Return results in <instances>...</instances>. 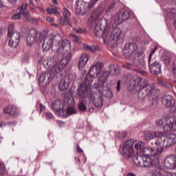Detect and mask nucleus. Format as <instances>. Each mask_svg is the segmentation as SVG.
I'll return each instance as SVG.
<instances>
[{"label": "nucleus", "mask_w": 176, "mask_h": 176, "mask_svg": "<svg viewBox=\"0 0 176 176\" xmlns=\"http://www.w3.org/2000/svg\"><path fill=\"white\" fill-rule=\"evenodd\" d=\"M151 104H152V105H153V102H152Z\"/></svg>", "instance_id": "obj_63"}, {"label": "nucleus", "mask_w": 176, "mask_h": 176, "mask_svg": "<svg viewBox=\"0 0 176 176\" xmlns=\"http://www.w3.org/2000/svg\"><path fill=\"white\" fill-rule=\"evenodd\" d=\"M163 176H174L173 173H164Z\"/></svg>", "instance_id": "obj_49"}, {"label": "nucleus", "mask_w": 176, "mask_h": 176, "mask_svg": "<svg viewBox=\"0 0 176 176\" xmlns=\"http://www.w3.org/2000/svg\"><path fill=\"white\" fill-rule=\"evenodd\" d=\"M20 33L14 32V23H11L8 26V38H10L8 45L10 47L16 48L20 43Z\"/></svg>", "instance_id": "obj_13"}, {"label": "nucleus", "mask_w": 176, "mask_h": 176, "mask_svg": "<svg viewBox=\"0 0 176 176\" xmlns=\"http://www.w3.org/2000/svg\"><path fill=\"white\" fill-rule=\"evenodd\" d=\"M75 160H76V157H74Z\"/></svg>", "instance_id": "obj_61"}, {"label": "nucleus", "mask_w": 176, "mask_h": 176, "mask_svg": "<svg viewBox=\"0 0 176 176\" xmlns=\"http://www.w3.org/2000/svg\"><path fill=\"white\" fill-rule=\"evenodd\" d=\"M133 82H130L128 87V91L133 93L140 89L138 94V97L140 100H145V98H148V100H154L153 91H155V86L154 83H148L147 81L143 80L141 77L138 75L133 76Z\"/></svg>", "instance_id": "obj_3"}, {"label": "nucleus", "mask_w": 176, "mask_h": 176, "mask_svg": "<svg viewBox=\"0 0 176 176\" xmlns=\"http://www.w3.org/2000/svg\"><path fill=\"white\" fill-rule=\"evenodd\" d=\"M36 2H38L39 0H34Z\"/></svg>", "instance_id": "obj_60"}, {"label": "nucleus", "mask_w": 176, "mask_h": 176, "mask_svg": "<svg viewBox=\"0 0 176 176\" xmlns=\"http://www.w3.org/2000/svg\"><path fill=\"white\" fill-rule=\"evenodd\" d=\"M4 113H7L8 115H10L12 118H17L20 114V109H18L17 107L13 104H8L4 109Z\"/></svg>", "instance_id": "obj_21"}, {"label": "nucleus", "mask_w": 176, "mask_h": 176, "mask_svg": "<svg viewBox=\"0 0 176 176\" xmlns=\"http://www.w3.org/2000/svg\"><path fill=\"white\" fill-rule=\"evenodd\" d=\"M164 131H174L176 130V116L169 117L166 119V125L163 127Z\"/></svg>", "instance_id": "obj_20"}, {"label": "nucleus", "mask_w": 176, "mask_h": 176, "mask_svg": "<svg viewBox=\"0 0 176 176\" xmlns=\"http://www.w3.org/2000/svg\"><path fill=\"white\" fill-rule=\"evenodd\" d=\"M30 3L32 4V3H34V1H30Z\"/></svg>", "instance_id": "obj_57"}, {"label": "nucleus", "mask_w": 176, "mask_h": 176, "mask_svg": "<svg viewBox=\"0 0 176 176\" xmlns=\"http://www.w3.org/2000/svg\"><path fill=\"white\" fill-rule=\"evenodd\" d=\"M47 13L48 14H54L58 17L57 21L60 25H69V27H72V24L69 23V17L71 16V12L64 7L62 12V16L60 12L57 10V7L54 6H51V7L47 8Z\"/></svg>", "instance_id": "obj_8"}, {"label": "nucleus", "mask_w": 176, "mask_h": 176, "mask_svg": "<svg viewBox=\"0 0 176 176\" xmlns=\"http://www.w3.org/2000/svg\"><path fill=\"white\" fill-rule=\"evenodd\" d=\"M78 162H80V160H78Z\"/></svg>", "instance_id": "obj_62"}, {"label": "nucleus", "mask_w": 176, "mask_h": 176, "mask_svg": "<svg viewBox=\"0 0 176 176\" xmlns=\"http://www.w3.org/2000/svg\"><path fill=\"white\" fill-rule=\"evenodd\" d=\"M50 36L52 38V41H53V50H54V47H56V54L55 56H53L52 58L46 63V65L50 66L52 65V63H54V61L63 64V63H64L63 60L68 59V56H70L71 60V42L68 40H63L61 42L63 37H61V35L60 34L52 35ZM60 42H61L60 45Z\"/></svg>", "instance_id": "obj_2"}, {"label": "nucleus", "mask_w": 176, "mask_h": 176, "mask_svg": "<svg viewBox=\"0 0 176 176\" xmlns=\"http://www.w3.org/2000/svg\"><path fill=\"white\" fill-rule=\"evenodd\" d=\"M70 36L71 38H73L75 42H77V43H80V39H79V37H78V36L74 34H70Z\"/></svg>", "instance_id": "obj_38"}, {"label": "nucleus", "mask_w": 176, "mask_h": 176, "mask_svg": "<svg viewBox=\"0 0 176 176\" xmlns=\"http://www.w3.org/2000/svg\"><path fill=\"white\" fill-rule=\"evenodd\" d=\"M89 54H83L82 56L80 58V61L78 63V68L79 69H82L86 64H87V61H89Z\"/></svg>", "instance_id": "obj_26"}, {"label": "nucleus", "mask_w": 176, "mask_h": 176, "mask_svg": "<svg viewBox=\"0 0 176 176\" xmlns=\"http://www.w3.org/2000/svg\"><path fill=\"white\" fill-rule=\"evenodd\" d=\"M157 83H159V85H162V83H163V81L160 79L157 80Z\"/></svg>", "instance_id": "obj_53"}, {"label": "nucleus", "mask_w": 176, "mask_h": 176, "mask_svg": "<svg viewBox=\"0 0 176 176\" xmlns=\"http://www.w3.org/2000/svg\"><path fill=\"white\" fill-rule=\"evenodd\" d=\"M84 49L86 50H89V52H91L92 53H94V52H100V49L98 48V46L95 45V46H89L87 44H84L83 45Z\"/></svg>", "instance_id": "obj_30"}, {"label": "nucleus", "mask_w": 176, "mask_h": 176, "mask_svg": "<svg viewBox=\"0 0 176 176\" xmlns=\"http://www.w3.org/2000/svg\"><path fill=\"white\" fill-rule=\"evenodd\" d=\"M52 109L55 111L56 115L61 116V114L64 113V106L61 103V100H54L52 103Z\"/></svg>", "instance_id": "obj_23"}, {"label": "nucleus", "mask_w": 176, "mask_h": 176, "mask_svg": "<svg viewBox=\"0 0 176 176\" xmlns=\"http://www.w3.org/2000/svg\"><path fill=\"white\" fill-rule=\"evenodd\" d=\"M103 67L104 63L101 62H98L92 65L89 70L87 77H85L83 80V82H85V80L87 79V80H91V83H93L91 78H97L98 76H100V74H101V70L102 69Z\"/></svg>", "instance_id": "obj_14"}, {"label": "nucleus", "mask_w": 176, "mask_h": 176, "mask_svg": "<svg viewBox=\"0 0 176 176\" xmlns=\"http://www.w3.org/2000/svg\"><path fill=\"white\" fill-rule=\"evenodd\" d=\"M45 109H46V107L43 104H40V111H41V112H42V111H45Z\"/></svg>", "instance_id": "obj_48"}, {"label": "nucleus", "mask_w": 176, "mask_h": 176, "mask_svg": "<svg viewBox=\"0 0 176 176\" xmlns=\"http://www.w3.org/2000/svg\"><path fill=\"white\" fill-rule=\"evenodd\" d=\"M92 88H93V89H96V90H97V89H98V84H94V85L92 86Z\"/></svg>", "instance_id": "obj_50"}, {"label": "nucleus", "mask_w": 176, "mask_h": 176, "mask_svg": "<svg viewBox=\"0 0 176 176\" xmlns=\"http://www.w3.org/2000/svg\"><path fill=\"white\" fill-rule=\"evenodd\" d=\"M105 10V6L101 4L98 8L94 10L91 17L88 19V23L93 27L94 32L96 36H100L102 32V38L104 43L108 45L111 42L112 47H116L118 43L123 42V31L120 28H111L109 29L107 25V19H100L102 12Z\"/></svg>", "instance_id": "obj_1"}, {"label": "nucleus", "mask_w": 176, "mask_h": 176, "mask_svg": "<svg viewBox=\"0 0 176 176\" xmlns=\"http://www.w3.org/2000/svg\"><path fill=\"white\" fill-rule=\"evenodd\" d=\"M9 1V2H14V1H16V0H8Z\"/></svg>", "instance_id": "obj_56"}, {"label": "nucleus", "mask_w": 176, "mask_h": 176, "mask_svg": "<svg viewBox=\"0 0 176 176\" xmlns=\"http://www.w3.org/2000/svg\"><path fill=\"white\" fill-rule=\"evenodd\" d=\"M99 0H91L90 2H89V8H94V5L98 2Z\"/></svg>", "instance_id": "obj_42"}, {"label": "nucleus", "mask_w": 176, "mask_h": 176, "mask_svg": "<svg viewBox=\"0 0 176 176\" xmlns=\"http://www.w3.org/2000/svg\"><path fill=\"white\" fill-rule=\"evenodd\" d=\"M162 135H163L162 132L146 131L144 133V138L146 141H151V140H153V138H156L157 140L159 137H162Z\"/></svg>", "instance_id": "obj_24"}, {"label": "nucleus", "mask_w": 176, "mask_h": 176, "mask_svg": "<svg viewBox=\"0 0 176 176\" xmlns=\"http://www.w3.org/2000/svg\"><path fill=\"white\" fill-rule=\"evenodd\" d=\"M157 147H158V149L157 150L152 149V148L150 150L151 156H152L153 157H155V156H159V155H160V153H162V152L164 151V148L162 149V147L160 146H157Z\"/></svg>", "instance_id": "obj_29"}, {"label": "nucleus", "mask_w": 176, "mask_h": 176, "mask_svg": "<svg viewBox=\"0 0 176 176\" xmlns=\"http://www.w3.org/2000/svg\"><path fill=\"white\" fill-rule=\"evenodd\" d=\"M73 31L74 32H75L76 34H83V29H76V28H73Z\"/></svg>", "instance_id": "obj_43"}, {"label": "nucleus", "mask_w": 176, "mask_h": 176, "mask_svg": "<svg viewBox=\"0 0 176 176\" xmlns=\"http://www.w3.org/2000/svg\"><path fill=\"white\" fill-rule=\"evenodd\" d=\"M22 15L24 16V17H26V19H28V17L30 16V12L25 11H23Z\"/></svg>", "instance_id": "obj_44"}, {"label": "nucleus", "mask_w": 176, "mask_h": 176, "mask_svg": "<svg viewBox=\"0 0 176 176\" xmlns=\"http://www.w3.org/2000/svg\"><path fill=\"white\" fill-rule=\"evenodd\" d=\"M109 71V72H105L102 69L100 73H99L100 76L98 78V82L100 87L105 86L109 74H111V75H119V74H120V68L118 65H111Z\"/></svg>", "instance_id": "obj_11"}, {"label": "nucleus", "mask_w": 176, "mask_h": 176, "mask_svg": "<svg viewBox=\"0 0 176 176\" xmlns=\"http://www.w3.org/2000/svg\"><path fill=\"white\" fill-rule=\"evenodd\" d=\"M78 109H80V111L85 112V111L87 109V107H86V104H85L83 102H80V103L78 104Z\"/></svg>", "instance_id": "obj_36"}, {"label": "nucleus", "mask_w": 176, "mask_h": 176, "mask_svg": "<svg viewBox=\"0 0 176 176\" xmlns=\"http://www.w3.org/2000/svg\"><path fill=\"white\" fill-rule=\"evenodd\" d=\"M148 174L151 176H163L164 173L159 168L152 167L148 170Z\"/></svg>", "instance_id": "obj_27"}, {"label": "nucleus", "mask_w": 176, "mask_h": 176, "mask_svg": "<svg viewBox=\"0 0 176 176\" xmlns=\"http://www.w3.org/2000/svg\"><path fill=\"white\" fill-rule=\"evenodd\" d=\"M77 152L79 153H83V150L79 146V144H77V148H76Z\"/></svg>", "instance_id": "obj_46"}, {"label": "nucleus", "mask_w": 176, "mask_h": 176, "mask_svg": "<svg viewBox=\"0 0 176 176\" xmlns=\"http://www.w3.org/2000/svg\"><path fill=\"white\" fill-rule=\"evenodd\" d=\"M61 122V121H57V123H60Z\"/></svg>", "instance_id": "obj_59"}, {"label": "nucleus", "mask_w": 176, "mask_h": 176, "mask_svg": "<svg viewBox=\"0 0 176 176\" xmlns=\"http://www.w3.org/2000/svg\"><path fill=\"white\" fill-rule=\"evenodd\" d=\"M138 74H140V75H146V72L144 71V69L141 70H137Z\"/></svg>", "instance_id": "obj_45"}, {"label": "nucleus", "mask_w": 176, "mask_h": 176, "mask_svg": "<svg viewBox=\"0 0 176 176\" xmlns=\"http://www.w3.org/2000/svg\"><path fill=\"white\" fill-rule=\"evenodd\" d=\"M52 2L54 5H57L58 3V1H57V0H52Z\"/></svg>", "instance_id": "obj_52"}, {"label": "nucleus", "mask_w": 176, "mask_h": 176, "mask_svg": "<svg viewBox=\"0 0 176 176\" xmlns=\"http://www.w3.org/2000/svg\"><path fill=\"white\" fill-rule=\"evenodd\" d=\"M135 149L136 155L133 158V163L138 167H144L145 168L152 167L159 168L160 167V162L159 158H151L145 154L146 148L144 143H137L135 144Z\"/></svg>", "instance_id": "obj_4"}, {"label": "nucleus", "mask_w": 176, "mask_h": 176, "mask_svg": "<svg viewBox=\"0 0 176 176\" xmlns=\"http://www.w3.org/2000/svg\"><path fill=\"white\" fill-rule=\"evenodd\" d=\"M155 144L157 146H160L163 149V148H167V146H171V145H175L176 144V134L173 133L167 136L162 135L155 140Z\"/></svg>", "instance_id": "obj_12"}, {"label": "nucleus", "mask_w": 176, "mask_h": 176, "mask_svg": "<svg viewBox=\"0 0 176 176\" xmlns=\"http://www.w3.org/2000/svg\"><path fill=\"white\" fill-rule=\"evenodd\" d=\"M46 20L50 23V25L52 27H54V28H58V25L56 23H54V19L53 18L50 16H47Z\"/></svg>", "instance_id": "obj_31"}, {"label": "nucleus", "mask_w": 176, "mask_h": 176, "mask_svg": "<svg viewBox=\"0 0 176 176\" xmlns=\"http://www.w3.org/2000/svg\"><path fill=\"white\" fill-rule=\"evenodd\" d=\"M28 6V4L25 3L22 5L21 7L18 8V10L19 12H22V13H24L25 12V9H27V7Z\"/></svg>", "instance_id": "obj_37"}, {"label": "nucleus", "mask_w": 176, "mask_h": 176, "mask_svg": "<svg viewBox=\"0 0 176 176\" xmlns=\"http://www.w3.org/2000/svg\"><path fill=\"white\" fill-rule=\"evenodd\" d=\"M124 68H126V69H133V64L129 63H126L125 64L122 65Z\"/></svg>", "instance_id": "obj_39"}, {"label": "nucleus", "mask_w": 176, "mask_h": 176, "mask_svg": "<svg viewBox=\"0 0 176 176\" xmlns=\"http://www.w3.org/2000/svg\"><path fill=\"white\" fill-rule=\"evenodd\" d=\"M173 176H176V173H173Z\"/></svg>", "instance_id": "obj_58"}, {"label": "nucleus", "mask_w": 176, "mask_h": 176, "mask_svg": "<svg viewBox=\"0 0 176 176\" xmlns=\"http://www.w3.org/2000/svg\"><path fill=\"white\" fill-rule=\"evenodd\" d=\"M163 166L168 170H175L176 168V157L175 155H169L164 160Z\"/></svg>", "instance_id": "obj_18"}, {"label": "nucleus", "mask_w": 176, "mask_h": 176, "mask_svg": "<svg viewBox=\"0 0 176 176\" xmlns=\"http://www.w3.org/2000/svg\"><path fill=\"white\" fill-rule=\"evenodd\" d=\"M87 9H91L89 5V3L83 0L76 1L75 12L77 14L85 16L87 12Z\"/></svg>", "instance_id": "obj_16"}, {"label": "nucleus", "mask_w": 176, "mask_h": 176, "mask_svg": "<svg viewBox=\"0 0 176 176\" xmlns=\"http://www.w3.org/2000/svg\"><path fill=\"white\" fill-rule=\"evenodd\" d=\"M116 3H112L109 6V10H111V9H113V8L115 7Z\"/></svg>", "instance_id": "obj_47"}, {"label": "nucleus", "mask_w": 176, "mask_h": 176, "mask_svg": "<svg viewBox=\"0 0 176 176\" xmlns=\"http://www.w3.org/2000/svg\"><path fill=\"white\" fill-rule=\"evenodd\" d=\"M126 135H127L126 131L118 132L116 134V137L118 138V140H123V138H125Z\"/></svg>", "instance_id": "obj_32"}, {"label": "nucleus", "mask_w": 176, "mask_h": 176, "mask_svg": "<svg viewBox=\"0 0 176 176\" xmlns=\"http://www.w3.org/2000/svg\"><path fill=\"white\" fill-rule=\"evenodd\" d=\"M63 63H60V62H57L56 60L54 63H51V65L48 67H52L50 70H48L47 72L43 73L39 78V82L43 83L47 79V83H49L57 74H60L63 69H65L66 65H68L69 61H71V56L69 55L67 56V59H63Z\"/></svg>", "instance_id": "obj_7"}, {"label": "nucleus", "mask_w": 176, "mask_h": 176, "mask_svg": "<svg viewBox=\"0 0 176 176\" xmlns=\"http://www.w3.org/2000/svg\"><path fill=\"white\" fill-rule=\"evenodd\" d=\"M72 75L69 74L68 76L60 80L58 85V89L59 90H60V91H64L67 89H68V87L69 86L71 82H72Z\"/></svg>", "instance_id": "obj_22"}, {"label": "nucleus", "mask_w": 176, "mask_h": 176, "mask_svg": "<svg viewBox=\"0 0 176 176\" xmlns=\"http://www.w3.org/2000/svg\"><path fill=\"white\" fill-rule=\"evenodd\" d=\"M3 6V3H2V1L0 0V8H2Z\"/></svg>", "instance_id": "obj_55"}, {"label": "nucleus", "mask_w": 176, "mask_h": 176, "mask_svg": "<svg viewBox=\"0 0 176 176\" xmlns=\"http://www.w3.org/2000/svg\"><path fill=\"white\" fill-rule=\"evenodd\" d=\"M126 176H135V174L133 173H128L126 174Z\"/></svg>", "instance_id": "obj_51"}, {"label": "nucleus", "mask_w": 176, "mask_h": 176, "mask_svg": "<svg viewBox=\"0 0 176 176\" xmlns=\"http://www.w3.org/2000/svg\"><path fill=\"white\" fill-rule=\"evenodd\" d=\"M162 104L165 108L169 109L171 113H176L175 99L173 96L170 95L165 96L162 99Z\"/></svg>", "instance_id": "obj_15"}, {"label": "nucleus", "mask_w": 176, "mask_h": 176, "mask_svg": "<svg viewBox=\"0 0 176 176\" xmlns=\"http://www.w3.org/2000/svg\"><path fill=\"white\" fill-rule=\"evenodd\" d=\"M167 119H170V117L167 116L164 118H159L156 120L155 126H157V127H160L164 124V127H165V126H166L167 124Z\"/></svg>", "instance_id": "obj_28"}, {"label": "nucleus", "mask_w": 176, "mask_h": 176, "mask_svg": "<svg viewBox=\"0 0 176 176\" xmlns=\"http://www.w3.org/2000/svg\"><path fill=\"white\" fill-rule=\"evenodd\" d=\"M162 61L167 65L170 64V56L168 54H165L162 56Z\"/></svg>", "instance_id": "obj_35"}, {"label": "nucleus", "mask_w": 176, "mask_h": 176, "mask_svg": "<svg viewBox=\"0 0 176 176\" xmlns=\"http://www.w3.org/2000/svg\"><path fill=\"white\" fill-rule=\"evenodd\" d=\"M91 86V80L85 79L80 84L79 89L77 90V96L79 98H88L89 101H92L93 104L96 108L102 107V97L98 96V98H94V94L91 93L90 89Z\"/></svg>", "instance_id": "obj_6"}, {"label": "nucleus", "mask_w": 176, "mask_h": 176, "mask_svg": "<svg viewBox=\"0 0 176 176\" xmlns=\"http://www.w3.org/2000/svg\"><path fill=\"white\" fill-rule=\"evenodd\" d=\"M52 47L53 50V40H52L50 36H48L43 40L42 43V49L44 52H49Z\"/></svg>", "instance_id": "obj_25"}, {"label": "nucleus", "mask_w": 176, "mask_h": 176, "mask_svg": "<svg viewBox=\"0 0 176 176\" xmlns=\"http://www.w3.org/2000/svg\"><path fill=\"white\" fill-rule=\"evenodd\" d=\"M138 46L134 43H128L124 45L122 50L123 54L127 59L131 58L132 62L135 67L140 69H146V64L144 59L142 52L137 51Z\"/></svg>", "instance_id": "obj_5"}, {"label": "nucleus", "mask_w": 176, "mask_h": 176, "mask_svg": "<svg viewBox=\"0 0 176 176\" xmlns=\"http://www.w3.org/2000/svg\"><path fill=\"white\" fill-rule=\"evenodd\" d=\"M23 17V11H19L16 14H14L12 16V19L14 20H20Z\"/></svg>", "instance_id": "obj_33"}, {"label": "nucleus", "mask_w": 176, "mask_h": 176, "mask_svg": "<svg viewBox=\"0 0 176 176\" xmlns=\"http://www.w3.org/2000/svg\"><path fill=\"white\" fill-rule=\"evenodd\" d=\"M38 38H41V34L39 32L34 28L30 29L28 36L26 38L28 46H31L34 42H36Z\"/></svg>", "instance_id": "obj_19"}, {"label": "nucleus", "mask_w": 176, "mask_h": 176, "mask_svg": "<svg viewBox=\"0 0 176 176\" xmlns=\"http://www.w3.org/2000/svg\"><path fill=\"white\" fill-rule=\"evenodd\" d=\"M135 144H144V142H135L133 139L124 142L121 151V155L123 157L130 159V157H133L135 155V151H134Z\"/></svg>", "instance_id": "obj_10"}, {"label": "nucleus", "mask_w": 176, "mask_h": 176, "mask_svg": "<svg viewBox=\"0 0 176 176\" xmlns=\"http://www.w3.org/2000/svg\"><path fill=\"white\" fill-rule=\"evenodd\" d=\"M120 85H122V81H120V80H118L117 85L116 87V90L118 93H119V91H120V89H122V87Z\"/></svg>", "instance_id": "obj_40"}, {"label": "nucleus", "mask_w": 176, "mask_h": 176, "mask_svg": "<svg viewBox=\"0 0 176 176\" xmlns=\"http://www.w3.org/2000/svg\"><path fill=\"white\" fill-rule=\"evenodd\" d=\"M66 113H67V115H75L76 110L73 107H68L66 110Z\"/></svg>", "instance_id": "obj_34"}, {"label": "nucleus", "mask_w": 176, "mask_h": 176, "mask_svg": "<svg viewBox=\"0 0 176 176\" xmlns=\"http://www.w3.org/2000/svg\"><path fill=\"white\" fill-rule=\"evenodd\" d=\"M131 16V13L129 10H122L118 14H117L115 16L114 23L116 25H119L123 23V21H126L129 20Z\"/></svg>", "instance_id": "obj_17"}, {"label": "nucleus", "mask_w": 176, "mask_h": 176, "mask_svg": "<svg viewBox=\"0 0 176 176\" xmlns=\"http://www.w3.org/2000/svg\"><path fill=\"white\" fill-rule=\"evenodd\" d=\"M156 50H157V47H155L154 49L151 50L148 57L150 72L152 75L155 76L159 75V74L162 72V63L156 60V58L153 56V54L156 53Z\"/></svg>", "instance_id": "obj_9"}, {"label": "nucleus", "mask_w": 176, "mask_h": 176, "mask_svg": "<svg viewBox=\"0 0 176 176\" xmlns=\"http://www.w3.org/2000/svg\"><path fill=\"white\" fill-rule=\"evenodd\" d=\"M45 118L47 120H52V118H53V114L50 112H46Z\"/></svg>", "instance_id": "obj_41"}, {"label": "nucleus", "mask_w": 176, "mask_h": 176, "mask_svg": "<svg viewBox=\"0 0 176 176\" xmlns=\"http://www.w3.org/2000/svg\"><path fill=\"white\" fill-rule=\"evenodd\" d=\"M3 126V122H0V127L2 128Z\"/></svg>", "instance_id": "obj_54"}]
</instances>
